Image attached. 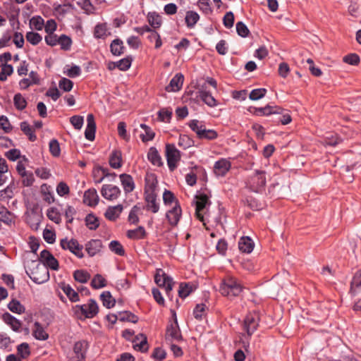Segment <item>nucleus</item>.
<instances>
[{
    "label": "nucleus",
    "instance_id": "1",
    "mask_svg": "<svg viewBox=\"0 0 361 361\" xmlns=\"http://www.w3.org/2000/svg\"><path fill=\"white\" fill-rule=\"evenodd\" d=\"M243 286L238 279L232 276L226 275L220 283L219 292L229 299L238 297L243 291Z\"/></svg>",
    "mask_w": 361,
    "mask_h": 361
},
{
    "label": "nucleus",
    "instance_id": "2",
    "mask_svg": "<svg viewBox=\"0 0 361 361\" xmlns=\"http://www.w3.org/2000/svg\"><path fill=\"white\" fill-rule=\"evenodd\" d=\"M26 273L35 283L42 284L45 281V250L40 252V260L32 261L26 267Z\"/></svg>",
    "mask_w": 361,
    "mask_h": 361
},
{
    "label": "nucleus",
    "instance_id": "3",
    "mask_svg": "<svg viewBox=\"0 0 361 361\" xmlns=\"http://www.w3.org/2000/svg\"><path fill=\"white\" fill-rule=\"evenodd\" d=\"M188 126L197 134L199 139L214 140L218 137V133L215 130L207 129L204 123L197 119L191 120Z\"/></svg>",
    "mask_w": 361,
    "mask_h": 361
},
{
    "label": "nucleus",
    "instance_id": "4",
    "mask_svg": "<svg viewBox=\"0 0 361 361\" xmlns=\"http://www.w3.org/2000/svg\"><path fill=\"white\" fill-rule=\"evenodd\" d=\"M266 183V171L255 170L254 173L249 178L247 182V187L252 192H262L265 189Z\"/></svg>",
    "mask_w": 361,
    "mask_h": 361
},
{
    "label": "nucleus",
    "instance_id": "5",
    "mask_svg": "<svg viewBox=\"0 0 361 361\" xmlns=\"http://www.w3.org/2000/svg\"><path fill=\"white\" fill-rule=\"evenodd\" d=\"M75 313L77 315L81 314L85 318H94L99 312V306L94 299H89L86 304L77 305L74 307ZM81 319L80 316H78Z\"/></svg>",
    "mask_w": 361,
    "mask_h": 361
},
{
    "label": "nucleus",
    "instance_id": "6",
    "mask_svg": "<svg viewBox=\"0 0 361 361\" xmlns=\"http://www.w3.org/2000/svg\"><path fill=\"white\" fill-rule=\"evenodd\" d=\"M154 281L161 288L165 289L166 295L169 300H173L171 291L174 284L173 279L167 275L161 269H158L156 271L154 276Z\"/></svg>",
    "mask_w": 361,
    "mask_h": 361
},
{
    "label": "nucleus",
    "instance_id": "7",
    "mask_svg": "<svg viewBox=\"0 0 361 361\" xmlns=\"http://www.w3.org/2000/svg\"><path fill=\"white\" fill-rule=\"evenodd\" d=\"M88 348L89 344L85 340L75 342L73 350L68 353V361H85Z\"/></svg>",
    "mask_w": 361,
    "mask_h": 361
},
{
    "label": "nucleus",
    "instance_id": "8",
    "mask_svg": "<svg viewBox=\"0 0 361 361\" xmlns=\"http://www.w3.org/2000/svg\"><path fill=\"white\" fill-rule=\"evenodd\" d=\"M165 154L167 165L171 171H173L178 166L180 160L181 154L174 144H166L165 146Z\"/></svg>",
    "mask_w": 361,
    "mask_h": 361
},
{
    "label": "nucleus",
    "instance_id": "9",
    "mask_svg": "<svg viewBox=\"0 0 361 361\" xmlns=\"http://www.w3.org/2000/svg\"><path fill=\"white\" fill-rule=\"evenodd\" d=\"M43 219L42 209L37 204L28 209L26 213V221L33 230H37Z\"/></svg>",
    "mask_w": 361,
    "mask_h": 361
},
{
    "label": "nucleus",
    "instance_id": "10",
    "mask_svg": "<svg viewBox=\"0 0 361 361\" xmlns=\"http://www.w3.org/2000/svg\"><path fill=\"white\" fill-rule=\"evenodd\" d=\"M71 38L64 34L60 36L56 35H47V44L51 47L59 45L61 50L69 51L72 46Z\"/></svg>",
    "mask_w": 361,
    "mask_h": 361
},
{
    "label": "nucleus",
    "instance_id": "11",
    "mask_svg": "<svg viewBox=\"0 0 361 361\" xmlns=\"http://www.w3.org/2000/svg\"><path fill=\"white\" fill-rule=\"evenodd\" d=\"M259 320V315L257 312H250L246 315L243 322V329L246 331L248 337H251L257 329Z\"/></svg>",
    "mask_w": 361,
    "mask_h": 361
},
{
    "label": "nucleus",
    "instance_id": "12",
    "mask_svg": "<svg viewBox=\"0 0 361 361\" xmlns=\"http://www.w3.org/2000/svg\"><path fill=\"white\" fill-rule=\"evenodd\" d=\"M165 339L168 343L180 342L183 340L176 318L174 322L167 325Z\"/></svg>",
    "mask_w": 361,
    "mask_h": 361
},
{
    "label": "nucleus",
    "instance_id": "13",
    "mask_svg": "<svg viewBox=\"0 0 361 361\" xmlns=\"http://www.w3.org/2000/svg\"><path fill=\"white\" fill-rule=\"evenodd\" d=\"M60 245L63 250H68L80 259L84 257L82 252L83 246L80 245L76 239L72 238L69 240L67 238L61 239Z\"/></svg>",
    "mask_w": 361,
    "mask_h": 361
},
{
    "label": "nucleus",
    "instance_id": "14",
    "mask_svg": "<svg viewBox=\"0 0 361 361\" xmlns=\"http://www.w3.org/2000/svg\"><path fill=\"white\" fill-rule=\"evenodd\" d=\"M145 206L144 209L156 214L159 210V202H158L157 195L154 190H145Z\"/></svg>",
    "mask_w": 361,
    "mask_h": 361
},
{
    "label": "nucleus",
    "instance_id": "15",
    "mask_svg": "<svg viewBox=\"0 0 361 361\" xmlns=\"http://www.w3.org/2000/svg\"><path fill=\"white\" fill-rule=\"evenodd\" d=\"M195 214L197 218L201 221H204V216L202 212L209 204H210L209 197L204 192H201L195 195Z\"/></svg>",
    "mask_w": 361,
    "mask_h": 361
},
{
    "label": "nucleus",
    "instance_id": "16",
    "mask_svg": "<svg viewBox=\"0 0 361 361\" xmlns=\"http://www.w3.org/2000/svg\"><path fill=\"white\" fill-rule=\"evenodd\" d=\"M121 191L118 186L111 184L103 185L101 189L102 196L107 200L114 201L121 195Z\"/></svg>",
    "mask_w": 361,
    "mask_h": 361
},
{
    "label": "nucleus",
    "instance_id": "17",
    "mask_svg": "<svg viewBox=\"0 0 361 361\" xmlns=\"http://www.w3.org/2000/svg\"><path fill=\"white\" fill-rule=\"evenodd\" d=\"M182 215V209L180 204L176 203L173 205L171 209L168 210L166 214V218L169 224L171 226H176L178 225Z\"/></svg>",
    "mask_w": 361,
    "mask_h": 361
},
{
    "label": "nucleus",
    "instance_id": "18",
    "mask_svg": "<svg viewBox=\"0 0 361 361\" xmlns=\"http://www.w3.org/2000/svg\"><path fill=\"white\" fill-rule=\"evenodd\" d=\"M248 111L253 115L257 116H269L274 113H279L280 111V106L270 105H267L264 107L250 106Z\"/></svg>",
    "mask_w": 361,
    "mask_h": 361
},
{
    "label": "nucleus",
    "instance_id": "19",
    "mask_svg": "<svg viewBox=\"0 0 361 361\" xmlns=\"http://www.w3.org/2000/svg\"><path fill=\"white\" fill-rule=\"evenodd\" d=\"M361 293V269L353 274L350 283L349 294L355 297Z\"/></svg>",
    "mask_w": 361,
    "mask_h": 361
},
{
    "label": "nucleus",
    "instance_id": "20",
    "mask_svg": "<svg viewBox=\"0 0 361 361\" xmlns=\"http://www.w3.org/2000/svg\"><path fill=\"white\" fill-rule=\"evenodd\" d=\"M231 167V163L229 160L221 158L216 161L214 165V173L216 176H224Z\"/></svg>",
    "mask_w": 361,
    "mask_h": 361
},
{
    "label": "nucleus",
    "instance_id": "21",
    "mask_svg": "<svg viewBox=\"0 0 361 361\" xmlns=\"http://www.w3.org/2000/svg\"><path fill=\"white\" fill-rule=\"evenodd\" d=\"M102 242L99 239H92L85 245V251L90 257H94L99 253L102 249Z\"/></svg>",
    "mask_w": 361,
    "mask_h": 361
},
{
    "label": "nucleus",
    "instance_id": "22",
    "mask_svg": "<svg viewBox=\"0 0 361 361\" xmlns=\"http://www.w3.org/2000/svg\"><path fill=\"white\" fill-rule=\"evenodd\" d=\"M99 200V197L96 189L90 188L84 192L83 202L87 206L94 207L98 204Z\"/></svg>",
    "mask_w": 361,
    "mask_h": 361
},
{
    "label": "nucleus",
    "instance_id": "23",
    "mask_svg": "<svg viewBox=\"0 0 361 361\" xmlns=\"http://www.w3.org/2000/svg\"><path fill=\"white\" fill-rule=\"evenodd\" d=\"M96 123L93 114H90L87 116V126L85 130V137L87 140L92 141L95 137Z\"/></svg>",
    "mask_w": 361,
    "mask_h": 361
},
{
    "label": "nucleus",
    "instance_id": "24",
    "mask_svg": "<svg viewBox=\"0 0 361 361\" xmlns=\"http://www.w3.org/2000/svg\"><path fill=\"white\" fill-rule=\"evenodd\" d=\"M184 76L182 73H176L171 80L169 85L166 87L167 92L179 91L183 84Z\"/></svg>",
    "mask_w": 361,
    "mask_h": 361
},
{
    "label": "nucleus",
    "instance_id": "25",
    "mask_svg": "<svg viewBox=\"0 0 361 361\" xmlns=\"http://www.w3.org/2000/svg\"><path fill=\"white\" fill-rule=\"evenodd\" d=\"M198 97L209 107H215L218 105L216 99L212 96V93L203 87L199 90Z\"/></svg>",
    "mask_w": 361,
    "mask_h": 361
},
{
    "label": "nucleus",
    "instance_id": "26",
    "mask_svg": "<svg viewBox=\"0 0 361 361\" xmlns=\"http://www.w3.org/2000/svg\"><path fill=\"white\" fill-rule=\"evenodd\" d=\"M254 247L253 240L248 236L241 237L238 241V248L242 252L250 254L252 252Z\"/></svg>",
    "mask_w": 361,
    "mask_h": 361
},
{
    "label": "nucleus",
    "instance_id": "27",
    "mask_svg": "<svg viewBox=\"0 0 361 361\" xmlns=\"http://www.w3.org/2000/svg\"><path fill=\"white\" fill-rule=\"evenodd\" d=\"M109 163L111 168L118 169L123 165L122 152L121 150L114 149L111 152L109 159Z\"/></svg>",
    "mask_w": 361,
    "mask_h": 361
},
{
    "label": "nucleus",
    "instance_id": "28",
    "mask_svg": "<svg viewBox=\"0 0 361 361\" xmlns=\"http://www.w3.org/2000/svg\"><path fill=\"white\" fill-rule=\"evenodd\" d=\"M121 185L126 193H130L135 189V183L133 177L127 173H122L119 176Z\"/></svg>",
    "mask_w": 361,
    "mask_h": 361
},
{
    "label": "nucleus",
    "instance_id": "29",
    "mask_svg": "<svg viewBox=\"0 0 361 361\" xmlns=\"http://www.w3.org/2000/svg\"><path fill=\"white\" fill-rule=\"evenodd\" d=\"M147 159L154 166H161L163 161L158 150L154 147H151L147 152Z\"/></svg>",
    "mask_w": 361,
    "mask_h": 361
},
{
    "label": "nucleus",
    "instance_id": "30",
    "mask_svg": "<svg viewBox=\"0 0 361 361\" xmlns=\"http://www.w3.org/2000/svg\"><path fill=\"white\" fill-rule=\"evenodd\" d=\"M123 209V205L120 204L116 206H110L106 210L104 216L107 219L114 221L119 216Z\"/></svg>",
    "mask_w": 361,
    "mask_h": 361
},
{
    "label": "nucleus",
    "instance_id": "31",
    "mask_svg": "<svg viewBox=\"0 0 361 361\" xmlns=\"http://www.w3.org/2000/svg\"><path fill=\"white\" fill-rule=\"evenodd\" d=\"M4 322L10 326L14 331H19L21 328V322L11 314L6 312L2 316Z\"/></svg>",
    "mask_w": 361,
    "mask_h": 361
},
{
    "label": "nucleus",
    "instance_id": "32",
    "mask_svg": "<svg viewBox=\"0 0 361 361\" xmlns=\"http://www.w3.org/2000/svg\"><path fill=\"white\" fill-rule=\"evenodd\" d=\"M126 50V47L123 45V42L121 39H114L110 44L111 53L116 56L122 55Z\"/></svg>",
    "mask_w": 361,
    "mask_h": 361
},
{
    "label": "nucleus",
    "instance_id": "33",
    "mask_svg": "<svg viewBox=\"0 0 361 361\" xmlns=\"http://www.w3.org/2000/svg\"><path fill=\"white\" fill-rule=\"evenodd\" d=\"M199 20L200 15L196 11H188L186 12L185 16V22L188 28H194Z\"/></svg>",
    "mask_w": 361,
    "mask_h": 361
},
{
    "label": "nucleus",
    "instance_id": "34",
    "mask_svg": "<svg viewBox=\"0 0 361 361\" xmlns=\"http://www.w3.org/2000/svg\"><path fill=\"white\" fill-rule=\"evenodd\" d=\"M142 209H144V207L141 203H137L132 207L128 215V221L130 224L135 225L139 223L138 214Z\"/></svg>",
    "mask_w": 361,
    "mask_h": 361
},
{
    "label": "nucleus",
    "instance_id": "35",
    "mask_svg": "<svg viewBox=\"0 0 361 361\" xmlns=\"http://www.w3.org/2000/svg\"><path fill=\"white\" fill-rule=\"evenodd\" d=\"M195 289V287L190 282L180 283L178 290V296L183 299L187 298Z\"/></svg>",
    "mask_w": 361,
    "mask_h": 361
},
{
    "label": "nucleus",
    "instance_id": "36",
    "mask_svg": "<svg viewBox=\"0 0 361 361\" xmlns=\"http://www.w3.org/2000/svg\"><path fill=\"white\" fill-rule=\"evenodd\" d=\"M109 171L107 168L98 166L93 171V178L96 183H100L106 177H109Z\"/></svg>",
    "mask_w": 361,
    "mask_h": 361
},
{
    "label": "nucleus",
    "instance_id": "37",
    "mask_svg": "<svg viewBox=\"0 0 361 361\" xmlns=\"http://www.w3.org/2000/svg\"><path fill=\"white\" fill-rule=\"evenodd\" d=\"M147 20L150 27L153 30L159 28L162 24L161 16L156 12H149L147 14Z\"/></svg>",
    "mask_w": 361,
    "mask_h": 361
},
{
    "label": "nucleus",
    "instance_id": "38",
    "mask_svg": "<svg viewBox=\"0 0 361 361\" xmlns=\"http://www.w3.org/2000/svg\"><path fill=\"white\" fill-rule=\"evenodd\" d=\"M126 235L128 238L133 240L144 239L146 236V231L143 226H140L135 229L128 230Z\"/></svg>",
    "mask_w": 361,
    "mask_h": 361
},
{
    "label": "nucleus",
    "instance_id": "39",
    "mask_svg": "<svg viewBox=\"0 0 361 361\" xmlns=\"http://www.w3.org/2000/svg\"><path fill=\"white\" fill-rule=\"evenodd\" d=\"M61 289L72 302L80 300L78 293L69 284H62Z\"/></svg>",
    "mask_w": 361,
    "mask_h": 361
},
{
    "label": "nucleus",
    "instance_id": "40",
    "mask_svg": "<svg viewBox=\"0 0 361 361\" xmlns=\"http://www.w3.org/2000/svg\"><path fill=\"white\" fill-rule=\"evenodd\" d=\"M163 202L165 206L173 207L176 203L180 204L175 195L170 190L165 189L163 192Z\"/></svg>",
    "mask_w": 361,
    "mask_h": 361
},
{
    "label": "nucleus",
    "instance_id": "41",
    "mask_svg": "<svg viewBox=\"0 0 361 361\" xmlns=\"http://www.w3.org/2000/svg\"><path fill=\"white\" fill-rule=\"evenodd\" d=\"M276 115L274 121L277 123H281L282 125H287L292 121L291 116L288 113H283V109L280 107V111L279 113H274Z\"/></svg>",
    "mask_w": 361,
    "mask_h": 361
},
{
    "label": "nucleus",
    "instance_id": "42",
    "mask_svg": "<svg viewBox=\"0 0 361 361\" xmlns=\"http://www.w3.org/2000/svg\"><path fill=\"white\" fill-rule=\"evenodd\" d=\"M209 308L204 303L197 304L193 310V316L197 320H202L206 315Z\"/></svg>",
    "mask_w": 361,
    "mask_h": 361
},
{
    "label": "nucleus",
    "instance_id": "43",
    "mask_svg": "<svg viewBox=\"0 0 361 361\" xmlns=\"http://www.w3.org/2000/svg\"><path fill=\"white\" fill-rule=\"evenodd\" d=\"M100 300L103 305L108 309L113 307L116 303L115 299L112 297L109 291H104L100 295Z\"/></svg>",
    "mask_w": 361,
    "mask_h": 361
},
{
    "label": "nucleus",
    "instance_id": "44",
    "mask_svg": "<svg viewBox=\"0 0 361 361\" xmlns=\"http://www.w3.org/2000/svg\"><path fill=\"white\" fill-rule=\"evenodd\" d=\"M108 36L107 25L106 23L96 25L94 30V37L96 39H105Z\"/></svg>",
    "mask_w": 361,
    "mask_h": 361
},
{
    "label": "nucleus",
    "instance_id": "45",
    "mask_svg": "<svg viewBox=\"0 0 361 361\" xmlns=\"http://www.w3.org/2000/svg\"><path fill=\"white\" fill-rule=\"evenodd\" d=\"M47 217L56 224L61 221V213L57 207H51L47 210Z\"/></svg>",
    "mask_w": 361,
    "mask_h": 361
},
{
    "label": "nucleus",
    "instance_id": "46",
    "mask_svg": "<svg viewBox=\"0 0 361 361\" xmlns=\"http://www.w3.org/2000/svg\"><path fill=\"white\" fill-rule=\"evenodd\" d=\"M147 38L150 42H154L155 49H159L162 46L161 37L155 30L151 28V31L148 32Z\"/></svg>",
    "mask_w": 361,
    "mask_h": 361
},
{
    "label": "nucleus",
    "instance_id": "47",
    "mask_svg": "<svg viewBox=\"0 0 361 361\" xmlns=\"http://www.w3.org/2000/svg\"><path fill=\"white\" fill-rule=\"evenodd\" d=\"M20 129L26 135L30 141H35L37 139L36 135L33 133V128L27 122L20 123Z\"/></svg>",
    "mask_w": 361,
    "mask_h": 361
},
{
    "label": "nucleus",
    "instance_id": "48",
    "mask_svg": "<svg viewBox=\"0 0 361 361\" xmlns=\"http://www.w3.org/2000/svg\"><path fill=\"white\" fill-rule=\"evenodd\" d=\"M14 183H11L5 189L0 190V200L11 199L14 195Z\"/></svg>",
    "mask_w": 361,
    "mask_h": 361
},
{
    "label": "nucleus",
    "instance_id": "49",
    "mask_svg": "<svg viewBox=\"0 0 361 361\" xmlns=\"http://www.w3.org/2000/svg\"><path fill=\"white\" fill-rule=\"evenodd\" d=\"M140 128L144 130L145 134L141 135V140L143 142L151 141L154 138L155 133L149 126L145 123L140 124Z\"/></svg>",
    "mask_w": 361,
    "mask_h": 361
},
{
    "label": "nucleus",
    "instance_id": "50",
    "mask_svg": "<svg viewBox=\"0 0 361 361\" xmlns=\"http://www.w3.org/2000/svg\"><path fill=\"white\" fill-rule=\"evenodd\" d=\"M90 285L94 289H99L106 286V281L101 274H97L93 277Z\"/></svg>",
    "mask_w": 361,
    "mask_h": 361
},
{
    "label": "nucleus",
    "instance_id": "51",
    "mask_svg": "<svg viewBox=\"0 0 361 361\" xmlns=\"http://www.w3.org/2000/svg\"><path fill=\"white\" fill-rule=\"evenodd\" d=\"M109 250L119 256L125 255V250L123 245L118 240H112L109 244Z\"/></svg>",
    "mask_w": 361,
    "mask_h": 361
},
{
    "label": "nucleus",
    "instance_id": "52",
    "mask_svg": "<svg viewBox=\"0 0 361 361\" xmlns=\"http://www.w3.org/2000/svg\"><path fill=\"white\" fill-rule=\"evenodd\" d=\"M32 336L37 340H45L44 328L38 322H35L32 328Z\"/></svg>",
    "mask_w": 361,
    "mask_h": 361
},
{
    "label": "nucleus",
    "instance_id": "53",
    "mask_svg": "<svg viewBox=\"0 0 361 361\" xmlns=\"http://www.w3.org/2000/svg\"><path fill=\"white\" fill-rule=\"evenodd\" d=\"M44 24V19L39 16H35L30 20V26L32 30H41Z\"/></svg>",
    "mask_w": 361,
    "mask_h": 361
},
{
    "label": "nucleus",
    "instance_id": "54",
    "mask_svg": "<svg viewBox=\"0 0 361 361\" xmlns=\"http://www.w3.org/2000/svg\"><path fill=\"white\" fill-rule=\"evenodd\" d=\"M74 279L81 283H85L90 278V275L84 270H75L73 273Z\"/></svg>",
    "mask_w": 361,
    "mask_h": 361
},
{
    "label": "nucleus",
    "instance_id": "55",
    "mask_svg": "<svg viewBox=\"0 0 361 361\" xmlns=\"http://www.w3.org/2000/svg\"><path fill=\"white\" fill-rule=\"evenodd\" d=\"M118 319L121 322H129L132 323H136L138 321V318L136 315L128 311L119 312Z\"/></svg>",
    "mask_w": 361,
    "mask_h": 361
},
{
    "label": "nucleus",
    "instance_id": "56",
    "mask_svg": "<svg viewBox=\"0 0 361 361\" xmlns=\"http://www.w3.org/2000/svg\"><path fill=\"white\" fill-rule=\"evenodd\" d=\"M85 224L90 230H96L99 227V220L92 214H89L85 217Z\"/></svg>",
    "mask_w": 361,
    "mask_h": 361
},
{
    "label": "nucleus",
    "instance_id": "57",
    "mask_svg": "<svg viewBox=\"0 0 361 361\" xmlns=\"http://www.w3.org/2000/svg\"><path fill=\"white\" fill-rule=\"evenodd\" d=\"M8 308L13 312L21 314L25 311L24 306L17 300H12L8 305Z\"/></svg>",
    "mask_w": 361,
    "mask_h": 361
},
{
    "label": "nucleus",
    "instance_id": "58",
    "mask_svg": "<svg viewBox=\"0 0 361 361\" xmlns=\"http://www.w3.org/2000/svg\"><path fill=\"white\" fill-rule=\"evenodd\" d=\"M17 353L21 359L27 358L30 354L29 345L27 343H23L18 345L17 347Z\"/></svg>",
    "mask_w": 361,
    "mask_h": 361
},
{
    "label": "nucleus",
    "instance_id": "59",
    "mask_svg": "<svg viewBox=\"0 0 361 361\" xmlns=\"http://www.w3.org/2000/svg\"><path fill=\"white\" fill-rule=\"evenodd\" d=\"M49 149L51 155L59 157L61 154V148L57 140L53 139L49 143Z\"/></svg>",
    "mask_w": 361,
    "mask_h": 361
},
{
    "label": "nucleus",
    "instance_id": "60",
    "mask_svg": "<svg viewBox=\"0 0 361 361\" xmlns=\"http://www.w3.org/2000/svg\"><path fill=\"white\" fill-rule=\"evenodd\" d=\"M59 267L58 260L53 256V255L47 250V268L53 270H58Z\"/></svg>",
    "mask_w": 361,
    "mask_h": 361
},
{
    "label": "nucleus",
    "instance_id": "61",
    "mask_svg": "<svg viewBox=\"0 0 361 361\" xmlns=\"http://www.w3.org/2000/svg\"><path fill=\"white\" fill-rule=\"evenodd\" d=\"M63 73L69 78H76L81 74V68L79 66L74 65L70 68L68 66Z\"/></svg>",
    "mask_w": 361,
    "mask_h": 361
},
{
    "label": "nucleus",
    "instance_id": "62",
    "mask_svg": "<svg viewBox=\"0 0 361 361\" xmlns=\"http://www.w3.org/2000/svg\"><path fill=\"white\" fill-rule=\"evenodd\" d=\"M266 93L267 90L265 88L254 89L250 92L249 98L251 100L256 101L264 97Z\"/></svg>",
    "mask_w": 361,
    "mask_h": 361
},
{
    "label": "nucleus",
    "instance_id": "63",
    "mask_svg": "<svg viewBox=\"0 0 361 361\" xmlns=\"http://www.w3.org/2000/svg\"><path fill=\"white\" fill-rule=\"evenodd\" d=\"M14 105L16 109L23 110L26 107L27 102L23 95L20 93L15 94L13 98Z\"/></svg>",
    "mask_w": 361,
    "mask_h": 361
},
{
    "label": "nucleus",
    "instance_id": "64",
    "mask_svg": "<svg viewBox=\"0 0 361 361\" xmlns=\"http://www.w3.org/2000/svg\"><path fill=\"white\" fill-rule=\"evenodd\" d=\"M73 87V82L66 78H62L59 82V87L64 92H70Z\"/></svg>",
    "mask_w": 361,
    "mask_h": 361
}]
</instances>
